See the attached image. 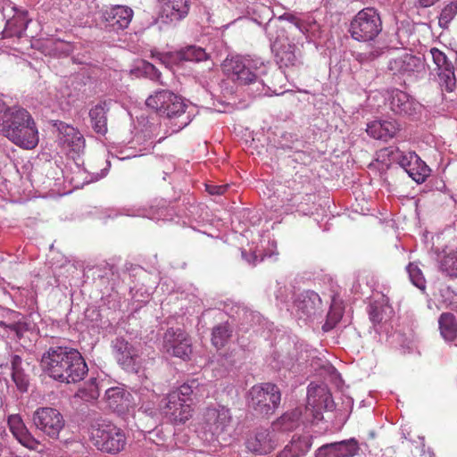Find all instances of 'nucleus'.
I'll return each instance as SVG.
<instances>
[{
	"label": "nucleus",
	"mask_w": 457,
	"mask_h": 457,
	"mask_svg": "<svg viewBox=\"0 0 457 457\" xmlns=\"http://www.w3.org/2000/svg\"><path fill=\"white\" fill-rule=\"evenodd\" d=\"M41 365L49 377L62 383H77L88 369L81 353L73 348L50 347L42 356Z\"/></svg>",
	"instance_id": "1"
},
{
	"label": "nucleus",
	"mask_w": 457,
	"mask_h": 457,
	"mask_svg": "<svg viewBox=\"0 0 457 457\" xmlns=\"http://www.w3.org/2000/svg\"><path fill=\"white\" fill-rule=\"evenodd\" d=\"M0 132L24 150L35 149L39 142V132L34 118L21 107L6 108L0 114Z\"/></svg>",
	"instance_id": "2"
},
{
	"label": "nucleus",
	"mask_w": 457,
	"mask_h": 457,
	"mask_svg": "<svg viewBox=\"0 0 457 457\" xmlns=\"http://www.w3.org/2000/svg\"><path fill=\"white\" fill-rule=\"evenodd\" d=\"M89 436L93 445L98 450L112 454L121 452L127 443L122 429L104 420L96 421L91 425Z\"/></svg>",
	"instance_id": "3"
},
{
	"label": "nucleus",
	"mask_w": 457,
	"mask_h": 457,
	"mask_svg": "<svg viewBox=\"0 0 457 457\" xmlns=\"http://www.w3.org/2000/svg\"><path fill=\"white\" fill-rule=\"evenodd\" d=\"M382 31V21L374 8L359 11L351 21L349 33L359 42L373 41Z\"/></svg>",
	"instance_id": "4"
},
{
	"label": "nucleus",
	"mask_w": 457,
	"mask_h": 457,
	"mask_svg": "<svg viewBox=\"0 0 457 457\" xmlns=\"http://www.w3.org/2000/svg\"><path fill=\"white\" fill-rule=\"evenodd\" d=\"M250 406L262 416L272 414L278 408L281 394L278 387L272 383L253 386L249 392Z\"/></svg>",
	"instance_id": "5"
},
{
	"label": "nucleus",
	"mask_w": 457,
	"mask_h": 457,
	"mask_svg": "<svg viewBox=\"0 0 457 457\" xmlns=\"http://www.w3.org/2000/svg\"><path fill=\"white\" fill-rule=\"evenodd\" d=\"M159 411L171 424L179 425L192 418L194 409L187 399L179 398L177 393H169L161 399Z\"/></svg>",
	"instance_id": "6"
},
{
	"label": "nucleus",
	"mask_w": 457,
	"mask_h": 457,
	"mask_svg": "<svg viewBox=\"0 0 457 457\" xmlns=\"http://www.w3.org/2000/svg\"><path fill=\"white\" fill-rule=\"evenodd\" d=\"M32 420L36 428L52 439H58L65 425L62 414L51 407L37 408Z\"/></svg>",
	"instance_id": "7"
},
{
	"label": "nucleus",
	"mask_w": 457,
	"mask_h": 457,
	"mask_svg": "<svg viewBox=\"0 0 457 457\" xmlns=\"http://www.w3.org/2000/svg\"><path fill=\"white\" fill-rule=\"evenodd\" d=\"M163 348L168 353L187 360L192 353L191 338L180 328H169L164 333Z\"/></svg>",
	"instance_id": "8"
},
{
	"label": "nucleus",
	"mask_w": 457,
	"mask_h": 457,
	"mask_svg": "<svg viewBox=\"0 0 457 457\" xmlns=\"http://www.w3.org/2000/svg\"><path fill=\"white\" fill-rule=\"evenodd\" d=\"M422 68L420 58L409 53H402L391 57L387 62V71L399 78L411 77Z\"/></svg>",
	"instance_id": "9"
},
{
	"label": "nucleus",
	"mask_w": 457,
	"mask_h": 457,
	"mask_svg": "<svg viewBox=\"0 0 457 457\" xmlns=\"http://www.w3.org/2000/svg\"><path fill=\"white\" fill-rule=\"evenodd\" d=\"M134 15L133 10L126 5H113L102 12L104 27L112 31L125 29L130 24Z\"/></svg>",
	"instance_id": "10"
},
{
	"label": "nucleus",
	"mask_w": 457,
	"mask_h": 457,
	"mask_svg": "<svg viewBox=\"0 0 457 457\" xmlns=\"http://www.w3.org/2000/svg\"><path fill=\"white\" fill-rule=\"evenodd\" d=\"M386 100L390 110L398 115L411 116L420 109V104L415 99L397 88L388 90Z\"/></svg>",
	"instance_id": "11"
},
{
	"label": "nucleus",
	"mask_w": 457,
	"mask_h": 457,
	"mask_svg": "<svg viewBox=\"0 0 457 457\" xmlns=\"http://www.w3.org/2000/svg\"><path fill=\"white\" fill-rule=\"evenodd\" d=\"M232 421L231 413L224 406L208 408L204 414V428L212 436H220L227 431Z\"/></svg>",
	"instance_id": "12"
},
{
	"label": "nucleus",
	"mask_w": 457,
	"mask_h": 457,
	"mask_svg": "<svg viewBox=\"0 0 457 457\" xmlns=\"http://www.w3.org/2000/svg\"><path fill=\"white\" fill-rule=\"evenodd\" d=\"M112 353L122 369L136 371L138 353L137 349L122 337H117L112 342Z\"/></svg>",
	"instance_id": "13"
},
{
	"label": "nucleus",
	"mask_w": 457,
	"mask_h": 457,
	"mask_svg": "<svg viewBox=\"0 0 457 457\" xmlns=\"http://www.w3.org/2000/svg\"><path fill=\"white\" fill-rule=\"evenodd\" d=\"M246 448L257 455H264L271 453L278 445V439L276 438L273 428H261L258 429L253 436H251L246 440Z\"/></svg>",
	"instance_id": "14"
},
{
	"label": "nucleus",
	"mask_w": 457,
	"mask_h": 457,
	"mask_svg": "<svg viewBox=\"0 0 457 457\" xmlns=\"http://www.w3.org/2000/svg\"><path fill=\"white\" fill-rule=\"evenodd\" d=\"M359 450L358 441L351 438L323 445L316 451L315 457H353Z\"/></svg>",
	"instance_id": "15"
},
{
	"label": "nucleus",
	"mask_w": 457,
	"mask_h": 457,
	"mask_svg": "<svg viewBox=\"0 0 457 457\" xmlns=\"http://www.w3.org/2000/svg\"><path fill=\"white\" fill-rule=\"evenodd\" d=\"M8 426L14 437L25 447L29 450H37L39 445L37 441L27 429L21 418L18 414H13L8 418Z\"/></svg>",
	"instance_id": "16"
},
{
	"label": "nucleus",
	"mask_w": 457,
	"mask_h": 457,
	"mask_svg": "<svg viewBox=\"0 0 457 457\" xmlns=\"http://www.w3.org/2000/svg\"><path fill=\"white\" fill-rule=\"evenodd\" d=\"M190 9V0H161L162 18L170 22L185 19Z\"/></svg>",
	"instance_id": "17"
},
{
	"label": "nucleus",
	"mask_w": 457,
	"mask_h": 457,
	"mask_svg": "<svg viewBox=\"0 0 457 457\" xmlns=\"http://www.w3.org/2000/svg\"><path fill=\"white\" fill-rule=\"evenodd\" d=\"M295 307L300 318L310 317L321 309V299L314 291H306L295 301Z\"/></svg>",
	"instance_id": "18"
},
{
	"label": "nucleus",
	"mask_w": 457,
	"mask_h": 457,
	"mask_svg": "<svg viewBox=\"0 0 457 457\" xmlns=\"http://www.w3.org/2000/svg\"><path fill=\"white\" fill-rule=\"evenodd\" d=\"M166 97H168L167 100L171 102V104L164 108L161 115L166 116L169 119L181 118L179 128L186 127L191 120L189 115H186L187 105L179 96L175 94H168Z\"/></svg>",
	"instance_id": "19"
},
{
	"label": "nucleus",
	"mask_w": 457,
	"mask_h": 457,
	"mask_svg": "<svg viewBox=\"0 0 457 457\" xmlns=\"http://www.w3.org/2000/svg\"><path fill=\"white\" fill-rule=\"evenodd\" d=\"M398 130V124L392 120H374L368 124L366 129L370 137L383 141L393 138Z\"/></svg>",
	"instance_id": "20"
},
{
	"label": "nucleus",
	"mask_w": 457,
	"mask_h": 457,
	"mask_svg": "<svg viewBox=\"0 0 457 457\" xmlns=\"http://www.w3.org/2000/svg\"><path fill=\"white\" fill-rule=\"evenodd\" d=\"M312 445L310 436H294L290 443L284 447L277 457H300L311 449Z\"/></svg>",
	"instance_id": "21"
},
{
	"label": "nucleus",
	"mask_w": 457,
	"mask_h": 457,
	"mask_svg": "<svg viewBox=\"0 0 457 457\" xmlns=\"http://www.w3.org/2000/svg\"><path fill=\"white\" fill-rule=\"evenodd\" d=\"M109 108L106 102H101L89 110V118L93 129L97 134L107 132V112Z\"/></svg>",
	"instance_id": "22"
},
{
	"label": "nucleus",
	"mask_w": 457,
	"mask_h": 457,
	"mask_svg": "<svg viewBox=\"0 0 457 457\" xmlns=\"http://www.w3.org/2000/svg\"><path fill=\"white\" fill-rule=\"evenodd\" d=\"M60 133L62 145L71 148V150L79 152L85 146V139L82 134L72 126H62Z\"/></svg>",
	"instance_id": "23"
},
{
	"label": "nucleus",
	"mask_w": 457,
	"mask_h": 457,
	"mask_svg": "<svg viewBox=\"0 0 457 457\" xmlns=\"http://www.w3.org/2000/svg\"><path fill=\"white\" fill-rule=\"evenodd\" d=\"M296 48L295 44L289 42L283 43L276 48V58L280 67H294L300 62V54H296Z\"/></svg>",
	"instance_id": "24"
},
{
	"label": "nucleus",
	"mask_w": 457,
	"mask_h": 457,
	"mask_svg": "<svg viewBox=\"0 0 457 457\" xmlns=\"http://www.w3.org/2000/svg\"><path fill=\"white\" fill-rule=\"evenodd\" d=\"M302 412L299 409L284 413L272 424L273 431L290 432L300 425Z\"/></svg>",
	"instance_id": "25"
},
{
	"label": "nucleus",
	"mask_w": 457,
	"mask_h": 457,
	"mask_svg": "<svg viewBox=\"0 0 457 457\" xmlns=\"http://www.w3.org/2000/svg\"><path fill=\"white\" fill-rule=\"evenodd\" d=\"M12 378L18 390L21 393L27 392L29 386V376L22 368V359L19 355H13L11 361Z\"/></svg>",
	"instance_id": "26"
},
{
	"label": "nucleus",
	"mask_w": 457,
	"mask_h": 457,
	"mask_svg": "<svg viewBox=\"0 0 457 457\" xmlns=\"http://www.w3.org/2000/svg\"><path fill=\"white\" fill-rule=\"evenodd\" d=\"M391 162H397L406 171L411 166L412 161L418 162V155L414 152L404 153L398 147L389 146L382 150Z\"/></svg>",
	"instance_id": "27"
},
{
	"label": "nucleus",
	"mask_w": 457,
	"mask_h": 457,
	"mask_svg": "<svg viewBox=\"0 0 457 457\" xmlns=\"http://www.w3.org/2000/svg\"><path fill=\"white\" fill-rule=\"evenodd\" d=\"M441 336L447 341L457 337V321L453 313L443 312L438 320Z\"/></svg>",
	"instance_id": "28"
},
{
	"label": "nucleus",
	"mask_w": 457,
	"mask_h": 457,
	"mask_svg": "<svg viewBox=\"0 0 457 457\" xmlns=\"http://www.w3.org/2000/svg\"><path fill=\"white\" fill-rule=\"evenodd\" d=\"M232 335L233 328L228 322L218 324L212 331V344L215 348L221 349L228 343Z\"/></svg>",
	"instance_id": "29"
},
{
	"label": "nucleus",
	"mask_w": 457,
	"mask_h": 457,
	"mask_svg": "<svg viewBox=\"0 0 457 457\" xmlns=\"http://www.w3.org/2000/svg\"><path fill=\"white\" fill-rule=\"evenodd\" d=\"M344 304L343 301L337 296L332 297L330 309L327 316L326 323L323 326L325 330L333 328L342 319L344 314Z\"/></svg>",
	"instance_id": "30"
},
{
	"label": "nucleus",
	"mask_w": 457,
	"mask_h": 457,
	"mask_svg": "<svg viewBox=\"0 0 457 457\" xmlns=\"http://www.w3.org/2000/svg\"><path fill=\"white\" fill-rule=\"evenodd\" d=\"M173 59L179 62H202L207 59V54L202 47L190 46L177 52Z\"/></svg>",
	"instance_id": "31"
},
{
	"label": "nucleus",
	"mask_w": 457,
	"mask_h": 457,
	"mask_svg": "<svg viewBox=\"0 0 457 457\" xmlns=\"http://www.w3.org/2000/svg\"><path fill=\"white\" fill-rule=\"evenodd\" d=\"M173 94L170 90H159L149 96L145 100V104L148 108L154 110L160 115L164 111V108L171 104L168 101L166 96Z\"/></svg>",
	"instance_id": "32"
},
{
	"label": "nucleus",
	"mask_w": 457,
	"mask_h": 457,
	"mask_svg": "<svg viewBox=\"0 0 457 457\" xmlns=\"http://www.w3.org/2000/svg\"><path fill=\"white\" fill-rule=\"evenodd\" d=\"M429 167L418 156V162L412 161L411 166L406 170L409 176L417 183H423L430 175Z\"/></svg>",
	"instance_id": "33"
},
{
	"label": "nucleus",
	"mask_w": 457,
	"mask_h": 457,
	"mask_svg": "<svg viewBox=\"0 0 457 457\" xmlns=\"http://www.w3.org/2000/svg\"><path fill=\"white\" fill-rule=\"evenodd\" d=\"M437 74L440 87L447 92H453L456 87L453 65L439 70Z\"/></svg>",
	"instance_id": "34"
},
{
	"label": "nucleus",
	"mask_w": 457,
	"mask_h": 457,
	"mask_svg": "<svg viewBox=\"0 0 457 457\" xmlns=\"http://www.w3.org/2000/svg\"><path fill=\"white\" fill-rule=\"evenodd\" d=\"M246 66L244 63L243 59L240 56H234L231 58H227L222 63V69L224 72L232 80L233 79L238 75L243 69Z\"/></svg>",
	"instance_id": "35"
},
{
	"label": "nucleus",
	"mask_w": 457,
	"mask_h": 457,
	"mask_svg": "<svg viewBox=\"0 0 457 457\" xmlns=\"http://www.w3.org/2000/svg\"><path fill=\"white\" fill-rule=\"evenodd\" d=\"M441 270L451 278L457 277V251H450L441 260Z\"/></svg>",
	"instance_id": "36"
},
{
	"label": "nucleus",
	"mask_w": 457,
	"mask_h": 457,
	"mask_svg": "<svg viewBox=\"0 0 457 457\" xmlns=\"http://www.w3.org/2000/svg\"><path fill=\"white\" fill-rule=\"evenodd\" d=\"M407 271L409 273V277L412 284L416 286L418 288L424 289L426 281L422 274V271L418 266V264L411 262L407 266Z\"/></svg>",
	"instance_id": "37"
},
{
	"label": "nucleus",
	"mask_w": 457,
	"mask_h": 457,
	"mask_svg": "<svg viewBox=\"0 0 457 457\" xmlns=\"http://www.w3.org/2000/svg\"><path fill=\"white\" fill-rule=\"evenodd\" d=\"M457 14V1L452 2L445 5L441 11L439 16V25L442 28H447L450 21Z\"/></svg>",
	"instance_id": "38"
},
{
	"label": "nucleus",
	"mask_w": 457,
	"mask_h": 457,
	"mask_svg": "<svg viewBox=\"0 0 457 457\" xmlns=\"http://www.w3.org/2000/svg\"><path fill=\"white\" fill-rule=\"evenodd\" d=\"M105 395L111 406L118 407L122 404L126 392L120 387H112L106 391Z\"/></svg>",
	"instance_id": "39"
},
{
	"label": "nucleus",
	"mask_w": 457,
	"mask_h": 457,
	"mask_svg": "<svg viewBox=\"0 0 457 457\" xmlns=\"http://www.w3.org/2000/svg\"><path fill=\"white\" fill-rule=\"evenodd\" d=\"M429 54L432 57L434 63L436 64L437 71L450 67L453 63L448 60L445 54L436 47H432L429 50Z\"/></svg>",
	"instance_id": "40"
},
{
	"label": "nucleus",
	"mask_w": 457,
	"mask_h": 457,
	"mask_svg": "<svg viewBox=\"0 0 457 457\" xmlns=\"http://www.w3.org/2000/svg\"><path fill=\"white\" fill-rule=\"evenodd\" d=\"M384 52V47L371 46H370L369 50L360 53L358 54L357 60L361 62H371L381 56Z\"/></svg>",
	"instance_id": "41"
},
{
	"label": "nucleus",
	"mask_w": 457,
	"mask_h": 457,
	"mask_svg": "<svg viewBox=\"0 0 457 457\" xmlns=\"http://www.w3.org/2000/svg\"><path fill=\"white\" fill-rule=\"evenodd\" d=\"M290 21L305 35L309 37L310 34L313 35L314 30L319 29L316 21H306L291 17Z\"/></svg>",
	"instance_id": "42"
},
{
	"label": "nucleus",
	"mask_w": 457,
	"mask_h": 457,
	"mask_svg": "<svg viewBox=\"0 0 457 457\" xmlns=\"http://www.w3.org/2000/svg\"><path fill=\"white\" fill-rule=\"evenodd\" d=\"M384 312L385 307L377 303H373L369 306V315L371 321L376 323H380L384 319Z\"/></svg>",
	"instance_id": "43"
},
{
	"label": "nucleus",
	"mask_w": 457,
	"mask_h": 457,
	"mask_svg": "<svg viewBox=\"0 0 457 457\" xmlns=\"http://www.w3.org/2000/svg\"><path fill=\"white\" fill-rule=\"evenodd\" d=\"M256 75L249 68L245 67L243 71L237 75L233 80L237 81L240 84L247 85L254 82Z\"/></svg>",
	"instance_id": "44"
},
{
	"label": "nucleus",
	"mask_w": 457,
	"mask_h": 457,
	"mask_svg": "<svg viewBox=\"0 0 457 457\" xmlns=\"http://www.w3.org/2000/svg\"><path fill=\"white\" fill-rule=\"evenodd\" d=\"M195 384H196L195 380H192L190 383H185L181 385L177 390L171 391L170 393H177L179 398L188 399L190 395L193 394Z\"/></svg>",
	"instance_id": "45"
},
{
	"label": "nucleus",
	"mask_w": 457,
	"mask_h": 457,
	"mask_svg": "<svg viewBox=\"0 0 457 457\" xmlns=\"http://www.w3.org/2000/svg\"><path fill=\"white\" fill-rule=\"evenodd\" d=\"M277 284L278 287L275 293L276 298L281 302H286L288 299L289 295L292 293V290L287 288L282 282L278 281Z\"/></svg>",
	"instance_id": "46"
},
{
	"label": "nucleus",
	"mask_w": 457,
	"mask_h": 457,
	"mask_svg": "<svg viewBox=\"0 0 457 457\" xmlns=\"http://www.w3.org/2000/svg\"><path fill=\"white\" fill-rule=\"evenodd\" d=\"M0 327L7 328L11 331L14 332L18 338H21L22 336V325L19 322L6 324L4 321H0Z\"/></svg>",
	"instance_id": "47"
},
{
	"label": "nucleus",
	"mask_w": 457,
	"mask_h": 457,
	"mask_svg": "<svg viewBox=\"0 0 457 457\" xmlns=\"http://www.w3.org/2000/svg\"><path fill=\"white\" fill-rule=\"evenodd\" d=\"M228 185L211 186L208 187L209 193L212 195H222L226 192Z\"/></svg>",
	"instance_id": "48"
},
{
	"label": "nucleus",
	"mask_w": 457,
	"mask_h": 457,
	"mask_svg": "<svg viewBox=\"0 0 457 457\" xmlns=\"http://www.w3.org/2000/svg\"><path fill=\"white\" fill-rule=\"evenodd\" d=\"M438 0H417L419 6L427 8L434 5Z\"/></svg>",
	"instance_id": "49"
},
{
	"label": "nucleus",
	"mask_w": 457,
	"mask_h": 457,
	"mask_svg": "<svg viewBox=\"0 0 457 457\" xmlns=\"http://www.w3.org/2000/svg\"><path fill=\"white\" fill-rule=\"evenodd\" d=\"M145 71H154V76L157 79H160V73L157 72V71L155 70V67L154 65L151 64V63H146L145 67Z\"/></svg>",
	"instance_id": "50"
},
{
	"label": "nucleus",
	"mask_w": 457,
	"mask_h": 457,
	"mask_svg": "<svg viewBox=\"0 0 457 457\" xmlns=\"http://www.w3.org/2000/svg\"><path fill=\"white\" fill-rule=\"evenodd\" d=\"M155 413V411H151L150 415L153 416Z\"/></svg>",
	"instance_id": "51"
}]
</instances>
